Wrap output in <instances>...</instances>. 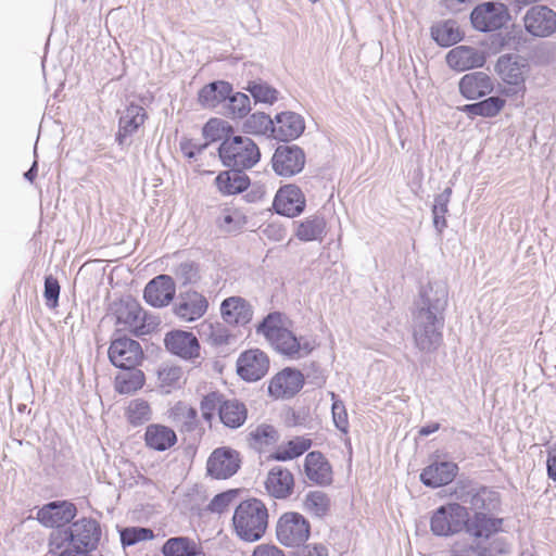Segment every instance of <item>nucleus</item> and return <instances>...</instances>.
<instances>
[{"label": "nucleus", "mask_w": 556, "mask_h": 556, "mask_svg": "<svg viewBox=\"0 0 556 556\" xmlns=\"http://www.w3.org/2000/svg\"><path fill=\"white\" fill-rule=\"evenodd\" d=\"M157 379L163 392L169 393L173 389L180 388L182 369L178 366H164L159 369Z\"/></svg>", "instance_id": "47"}, {"label": "nucleus", "mask_w": 556, "mask_h": 556, "mask_svg": "<svg viewBox=\"0 0 556 556\" xmlns=\"http://www.w3.org/2000/svg\"><path fill=\"white\" fill-rule=\"evenodd\" d=\"M526 63L518 55L504 54L495 70L503 81L500 93L509 98H523L526 93Z\"/></svg>", "instance_id": "6"}, {"label": "nucleus", "mask_w": 556, "mask_h": 556, "mask_svg": "<svg viewBox=\"0 0 556 556\" xmlns=\"http://www.w3.org/2000/svg\"><path fill=\"white\" fill-rule=\"evenodd\" d=\"M215 184L223 194H237L243 192L250 185V178L244 169L229 168L217 175Z\"/></svg>", "instance_id": "31"}, {"label": "nucleus", "mask_w": 556, "mask_h": 556, "mask_svg": "<svg viewBox=\"0 0 556 556\" xmlns=\"http://www.w3.org/2000/svg\"><path fill=\"white\" fill-rule=\"evenodd\" d=\"M486 61L485 53L469 46H457L446 54L447 65L457 72L482 67Z\"/></svg>", "instance_id": "23"}, {"label": "nucleus", "mask_w": 556, "mask_h": 556, "mask_svg": "<svg viewBox=\"0 0 556 556\" xmlns=\"http://www.w3.org/2000/svg\"><path fill=\"white\" fill-rule=\"evenodd\" d=\"M467 522V508L459 503H447L433 511L430 529L434 535L450 536L463 531Z\"/></svg>", "instance_id": "7"}, {"label": "nucleus", "mask_w": 556, "mask_h": 556, "mask_svg": "<svg viewBox=\"0 0 556 556\" xmlns=\"http://www.w3.org/2000/svg\"><path fill=\"white\" fill-rule=\"evenodd\" d=\"M295 237L303 242L323 241L326 235V220L321 215H311L295 222Z\"/></svg>", "instance_id": "34"}, {"label": "nucleus", "mask_w": 556, "mask_h": 556, "mask_svg": "<svg viewBox=\"0 0 556 556\" xmlns=\"http://www.w3.org/2000/svg\"><path fill=\"white\" fill-rule=\"evenodd\" d=\"M431 36L441 47H451L463 39V35L454 21L433 26Z\"/></svg>", "instance_id": "42"}, {"label": "nucleus", "mask_w": 556, "mask_h": 556, "mask_svg": "<svg viewBox=\"0 0 556 556\" xmlns=\"http://www.w3.org/2000/svg\"><path fill=\"white\" fill-rule=\"evenodd\" d=\"M164 556H199L202 549L188 536L169 538L162 546Z\"/></svg>", "instance_id": "38"}, {"label": "nucleus", "mask_w": 556, "mask_h": 556, "mask_svg": "<svg viewBox=\"0 0 556 556\" xmlns=\"http://www.w3.org/2000/svg\"><path fill=\"white\" fill-rule=\"evenodd\" d=\"M269 368V358L263 351L248 350L237 361V372L245 381H257Z\"/></svg>", "instance_id": "19"}, {"label": "nucleus", "mask_w": 556, "mask_h": 556, "mask_svg": "<svg viewBox=\"0 0 556 556\" xmlns=\"http://www.w3.org/2000/svg\"><path fill=\"white\" fill-rule=\"evenodd\" d=\"M121 543L123 546H132L139 542L152 540L154 533L150 528L127 527L121 530Z\"/></svg>", "instance_id": "53"}, {"label": "nucleus", "mask_w": 556, "mask_h": 556, "mask_svg": "<svg viewBox=\"0 0 556 556\" xmlns=\"http://www.w3.org/2000/svg\"><path fill=\"white\" fill-rule=\"evenodd\" d=\"M547 446V459H546V472L547 477L556 481V443H546Z\"/></svg>", "instance_id": "64"}, {"label": "nucleus", "mask_w": 556, "mask_h": 556, "mask_svg": "<svg viewBox=\"0 0 556 556\" xmlns=\"http://www.w3.org/2000/svg\"><path fill=\"white\" fill-rule=\"evenodd\" d=\"M102 536L100 522L91 517L73 520L67 527L52 530L49 546L74 547L93 552L98 548Z\"/></svg>", "instance_id": "2"}, {"label": "nucleus", "mask_w": 556, "mask_h": 556, "mask_svg": "<svg viewBox=\"0 0 556 556\" xmlns=\"http://www.w3.org/2000/svg\"><path fill=\"white\" fill-rule=\"evenodd\" d=\"M269 343L273 348L289 359H300L308 356L315 349V341L306 337L298 338L291 330L285 328L279 331Z\"/></svg>", "instance_id": "14"}, {"label": "nucleus", "mask_w": 556, "mask_h": 556, "mask_svg": "<svg viewBox=\"0 0 556 556\" xmlns=\"http://www.w3.org/2000/svg\"><path fill=\"white\" fill-rule=\"evenodd\" d=\"M247 90L251 93L255 102L273 104L278 99V91L264 81H250Z\"/></svg>", "instance_id": "49"}, {"label": "nucleus", "mask_w": 556, "mask_h": 556, "mask_svg": "<svg viewBox=\"0 0 556 556\" xmlns=\"http://www.w3.org/2000/svg\"><path fill=\"white\" fill-rule=\"evenodd\" d=\"M305 129L304 118L295 112H281L275 116L273 138L291 141L299 138Z\"/></svg>", "instance_id": "24"}, {"label": "nucleus", "mask_w": 556, "mask_h": 556, "mask_svg": "<svg viewBox=\"0 0 556 556\" xmlns=\"http://www.w3.org/2000/svg\"><path fill=\"white\" fill-rule=\"evenodd\" d=\"M312 444V439L307 437H295L289 440L286 445L279 446L270 457L277 462L291 460L307 452Z\"/></svg>", "instance_id": "40"}, {"label": "nucleus", "mask_w": 556, "mask_h": 556, "mask_svg": "<svg viewBox=\"0 0 556 556\" xmlns=\"http://www.w3.org/2000/svg\"><path fill=\"white\" fill-rule=\"evenodd\" d=\"M458 87L460 94L468 100L482 98L494 89L492 78L484 72H472L464 75Z\"/></svg>", "instance_id": "26"}, {"label": "nucleus", "mask_w": 556, "mask_h": 556, "mask_svg": "<svg viewBox=\"0 0 556 556\" xmlns=\"http://www.w3.org/2000/svg\"><path fill=\"white\" fill-rule=\"evenodd\" d=\"M305 161V153L299 146L282 144L275 150L271 166L278 176L292 177L303 170Z\"/></svg>", "instance_id": "13"}, {"label": "nucleus", "mask_w": 556, "mask_h": 556, "mask_svg": "<svg viewBox=\"0 0 556 556\" xmlns=\"http://www.w3.org/2000/svg\"><path fill=\"white\" fill-rule=\"evenodd\" d=\"M311 535L308 520L295 511L282 514L276 525V536L287 547H300Z\"/></svg>", "instance_id": "8"}, {"label": "nucleus", "mask_w": 556, "mask_h": 556, "mask_svg": "<svg viewBox=\"0 0 556 556\" xmlns=\"http://www.w3.org/2000/svg\"><path fill=\"white\" fill-rule=\"evenodd\" d=\"M208 299L202 292L188 288L180 291L173 304V313L185 323H192L202 318L208 311Z\"/></svg>", "instance_id": "9"}, {"label": "nucleus", "mask_w": 556, "mask_h": 556, "mask_svg": "<svg viewBox=\"0 0 556 556\" xmlns=\"http://www.w3.org/2000/svg\"><path fill=\"white\" fill-rule=\"evenodd\" d=\"M243 129L248 134L273 137L274 119H271L266 113L256 112L245 119L243 123Z\"/></svg>", "instance_id": "46"}, {"label": "nucleus", "mask_w": 556, "mask_h": 556, "mask_svg": "<svg viewBox=\"0 0 556 556\" xmlns=\"http://www.w3.org/2000/svg\"><path fill=\"white\" fill-rule=\"evenodd\" d=\"M330 498L323 491H309L304 498V509L314 517L323 518L330 509Z\"/></svg>", "instance_id": "45"}, {"label": "nucleus", "mask_w": 556, "mask_h": 556, "mask_svg": "<svg viewBox=\"0 0 556 556\" xmlns=\"http://www.w3.org/2000/svg\"><path fill=\"white\" fill-rule=\"evenodd\" d=\"M240 467V453L229 446L215 448L206 462L207 475L217 480H225L235 476Z\"/></svg>", "instance_id": "11"}, {"label": "nucleus", "mask_w": 556, "mask_h": 556, "mask_svg": "<svg viewBox=\"0 0 556 556\" xmlns=\"http://www.w3.org/2000/svg\"><path fill=\"white\" fill-rule=\"evenodd\" d=\"M77 515L76 506L68 501H53L37 511V520L45 527L58 530L67 527Z\"/></svg>", "instance_id": "16"}, {"label": "nucleus", "mask_w": 556, "mask_h": 556, "mask_svg": "<svg viewBox=\"0 0 556 556\" xmlns=\"http://www.w3.org/2000/svg\"><path fill=\"white\" fill-rule=\"evenodd\" d=\"M231 130L230 126H227L224 121L218 118H211L202 129V135L205 138L207 146L211 142L222 141L230 136L228 131Z\"/></svg>", "instance_id": "50"}, {"label": "nucleus", "mask_w": 556, "mask_h": 556, "mask_svg": "<svg viewBox=\"0 0 556 556\" xmlns=\"http://www.w3.org/2000/svg\"><path fill=\"white\" fill-rule=\"evenodd\" d=\"M282 329H285L282 325V314L273 312L264 317L257 325L256 332L263 334L267 341H270Z\"/></svg>", "instance_id": "51"}, {"label": "nucleus", "mask_w": 556, "mask_h": 556, "mask_svg": "<svg viewBox=\"0 0 556 556\" xmlns=\"http://www.w3.org/2000/svg\"><path fill=\"white\" fill-rule=\"evenodd\" d=\"M290 556H328V548L323 543H304L300 547H296Z\"/></svg>", "instance_id": "59"}, {"label": "nucleus", "mask_w": 556, "mask_h": 556, "mask_svg": "<svg viewBox=\"0 0 556 556\" xmlns=\"http://www.w3.org/2000/svg\"><path fill=\"white\" fill-rule=\"evenodd\" d=\"M164 344L168 352L184 359H192L200 355L199 340L189 331H169L164 338Z\"/></svg>", "instance_id": "22"}, {"label": "nucleus", "mask_w": 556, "mask_h": 556, "mask_svg": "<svg viewBox=\"0 0 556 556\" xmlns=\"http://www.w3.org/2000/svg\"><path fill=\"white\" fill-rule=\"evenodd\" d=\"M147 118L148 115L144 108L134 102L119 112L118 130L115 135V141L122 149L130 146V138L139 130Z\"/></svg>", "instance_id": "15"}, {"label": "nucleus", "mask_w": 556, "mask_h": 556, "mask_svg": "<svg viewBox=\"0 0 556 556\" xmlns=\"http://www.w3.org/2000/svg\"><path fill=\"white\" fill-rule=\"evenodd\" d=\"M232 525L236 534L245 542L261 540L268 527V510L258 498L242 501L235 509Z\"/></svg>", "instance_id": "3"}, {"label": "nucleus", "mask_w": 556, "mask_h": 556, "mask_svg": "<svg viewBox=\"0 0 556 556\" xmlns=\"http://www.w3.org/2000/svg\"><path fill=\"white\" fill-rule=\"evenodd\" d=\"M144 442L149 448L163 452L176 444L177 435L176 432L167 426L151 424L146 428Z\"/></svg>", "instance_id": "30"}, {"label": "nucleus", "mask_w": 556, "mask_h": 556, "mask_svg": "<svg viewBox=\"0 0 556 556\" xmlns=\"http://www.w3.org/2000/svg\"><path fill=\"white\" fill-rule=\"evenodd\" d=\"M448 302L447 283L429 281L419 290L413 309V338L421 352H433L442 342L444 312Z\"/></svg>", "instance_id": "1"}, {"label": "nucleus", "mask_w": 556, "mask_h": 556, "mask_svg": "<svg viewBox=\"0 0 556 556\" xmlns=\"http://www.w3.org/2000/svg\"><path fill=\"white\" fill-rule=\"evenodd\" d=\"M224 400V396L217 392H211L202 399L200 408L202 417L207 422L212 421L216 410L219 413V405Z\"/></svg>", "instance_id": "56"}, {"label": "nucleus", "mask_w": 556, "mask_h": 556, "mask_svg": "<svg viewBox=\"0 0 556 556\" xmlns=\"http://www.w3.org/2000/svg\"><path fill=\"white\" fill-rule=\"evenodd\" d=\"M231 91V84L225 80H215L200 89L198 101L203 108L215 109L226 102Z\"/></svg>", "instance_id": "32"}, {"label": "nucleus", "mask_w": 556, "mask_h": 556, "mask_svg": "<svg viewBox=\"0 0 556 556\" xmlns=\"http://www.w3.org/2000/svg\"><path fill=\"white\" fill-rule=\"evenodd\" d=\"M238 496V490H228L216 494L206 506V510L213 514H223Z\"/></svg>", "instance_id": "55"}, {"label": "nucleus", "mask_w": 556, "mask_h": 556, "mask_svg": "<svg viewBox=\"0 0 556 556\" xmlns=\"http://www.w3.org/2000/svg\"><path fill=\"white\" fill-rule=\"evenodd\" d=\"M151 407L149 403L142 399L130 401L127 407V419L132 426H140L151 419Z\"/></svg>", "instance_id": "48"}, {"label": "nucleus", "mask_w": 556, "mask_h": 556, "mask_svg": "<svg viewBox=\"0 0 556 556\" xmlns=\"http://www.w3.org/2000/svg\"><path fill=\"white\" fill-rule=\"evenodd\" d=\"M505 101L500 97H489L482 101L475 102L471 104H465L460 108L469 118L477 116L482 117H494L504 108Z\"/></svg>", "instance_id": "37"}, {"label": "nucleus", "mask_w": 556, "mask_h": 556, "mask_svg": "<svg viewBox=\"0 0 556 556\" xmlns=\"http://www.w3.org/2000/svg\"><path fill=\"white\" fill-rule=\"evenodd\" d=\"M176 286L168 275H159L150 280L144 290V301L153 307L167 306L175 298Z\"/></svg>", "instance_id": "21"}, {"label": "nucleus", "mask_w": 556, "mask_h": 556, "mask_svg": "<svg viewBox=\"0 0 556 556\" xmlns=\"http://www.w3.org/2000/svg\"><path fill=\"white\" fill-rule=\"evenodd\" d=\"M477 486H473L470 482H459L453 491L454 497L460 503L472 505L471 498L475 495Z\"/></svg>", "instance_id": "61"}, {"label": "nucleus", "mask_w": 556, "mask_h": 556, "mask_svg": "<svg viewBox=\"0 0 556 556\" xmlns=\"http://www.w3.org/2000/svg\"><path fill=\"white\" fill-rule=\"evenodd\" d=\"M180 151L182 154L188 159H194L197 155L201 154L206 148L207 142L200 143L192 139H181L180 143Z\"/></svg>", "instance_id": "62"}, {"label": "nucleus", "mask_w": 556, "mask_h": 556, "mask_svg": "<svg viewBox=\"0 0 556 556\" xmlns=\"http://www.w3.org/2000/svg\"><path fill=\"white\" fill-rule=\"evenodd\" d=\"M249 441L252 447L261 450L276 444L279 441V433L274 426L262 424L249 432Z\"/></svg>", "instance_id": "44"}, {"label": "nucleus", "mask_w": 556, "mask_h": 556, "mask_svg": "<svg viewBox=\"0 0 556 556\" xmlns=\"http://www.w3.org/2000/svg\"><path fill=\"white\" fill-rule=\"evenodd\" d=\"M305 195L295 185L280 187L273 202L275 212L287 217L299 216L305 210Z\"/></svg>", "instance_id": "18"}, {"label": "nucleus", "mask_w": 556, "mask_h": 556, "mask_svg": "<svg viewBox=\"0 0 556 556\" xmlns=\"http://www.w3.org/2000/svg\"><path fill=\"white\" fill-rule=\"evenodd\" d=\"M490 513H476L471 520L468 519L467 531L475 538H490L501 530L503 519L489 516Z\"/></svg>", "instance_id": "35"}, {"label": "nucleus", "mask_w": 556, "mask_h": 556, "mask_svg": "<svg viewBox=\"0 0 556 556\" xmlns=\"http://www.w3.org/2000/svg\"><path fill=\"white\" fill-rule=\"evenodd\" d=\"M60 289V283L56 278H54L52 275L45 277L43 298L46 299V304L48 307L54 308L58 306Z\"/></svg>", "instance_id": "58"}, {"label": "nucleus", "mask_w": 556, "mask_h": 556, "mask_svg": "<svg viewBox=\"0 0 556 556\" xmlns=\"http://www.w3.org/2000/svg\"><path fill=\"white\" fill-rule=\"evenodd\" d=\"M332 396V406H331V413H332V419L336 428L340 430L343 433H348L349 431V418H348V412L345 408V405L342 401L338 400L336 397L334 393H331Z\"/></svg>", "instance_id": "57"}, {"label": "nucleus", "mask_w": 556, "mask_h": 556, "mask_svg": "<svg viewBox=\"0 0 556 556\" xmlns=\"http://www.w3.org/2000/svg\"><path fill=\"white\" fill-rule=\"evenodd\" d=\"M202 334L206 337L207 341L215 346L226 345L229 342V330L220 323L203 324Z\"/></svg>", "instance_id": "52"}, {"label": "nucleus", "mask_w": 556, "mask_h": 556, "mask_svg": "<svg viewBox=\"0 0 556 556\" xmlns=\"http://www.w3.org/2000/svg\"><path fill=\"white\" fill-rule=\"evenodd\" d=\"M470 508L476 513H493L500 508L501 495L489 486H477Z\"/></svg>", "instance_id": "39"}, {"label": "nucleus", "mask_w": 556, "mask_h": 556, "mask_svg": "<svg viewBox=\"0 0 556 556\" xmlns=\"http://www.w3.org/2000/svg\"><path fill=\"white\" fill-rule=\"evenodd\" d=\"M306 478L317 485H329L332 482V469L326 457L318 451L309 452L304 460Z\"/></svg>", "instance_id": "28"}, {"label": "nucleus", "mask_w": 556, "mask_h": 556, "mask_svg": "<svg viewBox=\"0 0 556 556\" xmlns=\"http://www.w3.org/2000/svg\"><path fill=\"white\" fill-rule=\"evenodd\" d=\"M122 370L123 371L115 377V390L119 394H131L143 387L144 374L142 370L137 367Z\"/></svg>", "instance_id": "41"}, {"label": "nucleus", "mask_w": 556, "mask_h": 556, "mask_svg": "<svg viewBox=\"0 0 556 556\" xmlns=\"http://www.w3.org/2000/svg\"><path fill=\"white\" fill-rule=\"evenodd\" d=\"M470 20L477 30L488 33L502 28L509 20V13L505 4L489 1L476 7Z\"/></svg>", "instance_id": "10"}, {"label": "nucleus", "mask_w": 556, "mask_h": 556, "mask_svg": "<svg viewBox=\"0 0 556 556\" xmlns=\"http://www.w3.org/2000/svg\"><path fill=\"white\" fill-rule=\"evenodd\" d=\"M175 275L182 286L195 285L201 279L199 265L191 261L180 263Z\"/></svg>", "instance_id": "54"}, {"label": "nucleus", "mask_w": 556, "mask_h": 556, "mask_svg": "<svg viewBox=\"0 0 556 556\" xmlns=\"http://www.w3.org/2000/svg\"><path fill=\"white\" fill-rule=\"evenodd\" d=\"M114 315L118 330L136 337L149 334L159 326L156 317L149 315L132 296H125L114 303Z\"/></svg>", "instance_id": "4"}, {"label": "nucleus", "mask_w": 556, "mask_h": 556, "mask_svg": "<svg viewBox=\"0 0 556 556\" xmlns=\"http://www.w3.org/2000/svg\"><path fill=\"white\" fill-rule=\"evenodd\" d=\"M169 417L182 432H192L199 425L198 410L185 402H177L170 408Z\"/></svg>", "instance_id": "36"}, {"label": "nucleus", "mask_w": 556, "mask_h": 556, "mask_svg": "<svg viewBox=\"0 0 556 556\" xmlns=\"http://www.w3.org/2000/svg\"><path fill=\"white\" fill-rule=\"evenodd\" d=\"M477 486H473L470 482H459L453 491L454 497L460 503L472 505L471 498L475 495Z\"/></svg>", "instance_id": "60"}, {"label": "nucleus", "mask_w": 556, "mask_h": 556, "mask_svg": "<svg viewBox=\"0 0 556 556\" xmlns=\"http://www.w3.org/2000/svg\"><path fill=\"white\" fill-rule=\"evenodd\" d=\"M248 418L245 404L237 399L224 400L219 405V419L230 429H238L244 425Z\"/></svg>", "instance_id": "33"}, {"label": "nucleus", "mask_w": 556, "mask_h": 556, "mask_svg": "<svg viewBox=\"0 0 556 556\" xmlns=\"http://www.w3.org/2000/svg\"><path fill=\"white\" fill-rule=\"evenodd\" d=\"M222 163L228 168L250 169L261 160L258 146L250 137L233 135L226 137L218 147Z\"/></svg>", "instance_id": "5"}, {"label": "nucleus", "mask_w": 556, "mask_h": 556, "mask_svg": "<svg viewBox=\"0 0 556 556\" xmlns=\"http://www.w3.org/2000/svg\"><path fill=\"white\" fill-rule=\"evenodd\" d=\"M110 362L119 369L137 367L143 358L140 343L125 336L115 338L109 348Z\"/></svg>", "instance_id": "12"}, {"label": "nucleus", "mask_w": 556, "mask_h": 556, "mask_svg": "<svg viewBox=\"0 0 556 556\" xmlns=\"http://www.w3.org/2000/svg\"><path fill=\"white\" fill-rule=\"evenodd\" d=\"M225 115L231 118H243L251 111V101L248 94L242 92H230L225 105Z\"/></svg>", "instance_id": "43"}, {"label": "nucleus", "mask_w": 556, "mask_h": 556, "mask_svg": "<svg viewBox=\"0 0 556 556\" xmlns=\"http://www.w3.org/2000/svg\"><path fill=\"white\" fill-rule=\"evenodd\" d=\"M220 314L225 323L235 326H244L252 320L253 308L241 296H230L220 304Z\"/></svg>", "instance_id": "25"}, {"label": "nucleus", "mask_w": 556, "mask_h": 556, "mask_svg": "<svg viewBox=\"0 0 556 556\" xmlns=\"http://www.w3.org/2000/svg\"><path fill=\"white\" fill-rule=\"evenodd\" d=\"M304 384V377L298 369L287 367L274 376L268 386V393L275 399H290Z\"/></svg>", "instance_id": "20"}, {"label": "nucleus", "mask_w": 556, "mask_h": 556, "mask_svg": "<svg viewBox=\"0 0 556 556\" xmlns=\"http://www.w3.org/2000/svg\"><path fill=\"white\" fill-rule=\"evenodd\" d=\"M458 466L453 462H434L422 469L420 481L429 488H439L453 481Z\"/></svg>", "instance_id": "27"}, {"label": "nucleus", "mask_w": 556, "mask_h": 556, "mask_svg": "<svg viewBox=\"0 0 556 556\" xmlns=\"http://www.w3.org/2000/svg\"><path fill=\"white\" fill-rule=\"evenodd\" d=\"M265 488L269 495L275 498L289 497L294 488V478L290 470L281 466L273 467L265 481Z\"/></svg>", "instance_id": "29"}, {"label": "nucleus", "mask_w": 556, "mask_h": 556, "mask_svg": "<svg viewBox=\"0 0 556 556\" xmlns=\"http://www.w3.org/2000/svg\"><path fill=\"white\" fill-rule=\"evenodd\" d=\"M526 30L534 37H548L556 31V12L546 5H533L523 16Z\"/></svg>", "instance_id": "17"}, {"label": "nucleus", "mask_w": 556, "mask_h": 556, "mask_svg": "<svg viewBox=\"0 0 556 556\" xmlns=\"http://www.w3.org/2000/svg\"><path fill=\"white\" fill-rule=\"evenodd\" d=\"M452 195V188H445L434 198L432 205V214H446L448 212V203Z\"/></svg>", "instance_id": "63"}]
</instances>
